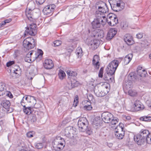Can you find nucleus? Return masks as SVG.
<instances>
[{
	"mask_svg": "<svg viewBox=\"0 0 151 151\" xmlns=\"http://www.w3.org/2000/svg\"><path fill=\"white\" fill-rule=\"evenodd\" d=\"M78 96L76 95L75 98L74 100V101L73 103V105L75 107H76V106L77 105V104L78 103Z\"/></svg>",
	"mask_w": 151,
	"mask_h": 151,
	"instance_id": "nucleus-48",
	"label": "nucleus"
},
{
	"mask_svg": "<svg viewBox=\"0 0 151 151\" xmlns=\"http://www.w3.org/2000/svg\"><path fill=\"white\" fill-rule=\"evenodd\" d=\"M107 5L106 3L103 1H100L96 3L95 4V7L96 9H98L99 10L104 7Z\"/></svg>",
	"mask_w": 151,
	"mask_h": 151,
	"instance_id": "nucleus-28",
	"label": "nucleus"
},
{
	"mask_svg": "<svg viewBox=\"0 0 151 151\" xmlns=\"http://www.w3.org/2000/svg\"><path fill=\"white\" fill-rule=\"evenodd\" d=\"M33 132L30 131L27 133L26 135L28 137H33Z\"/></svg>",
	"mask_w": 151,
	"mask_h": 151,
	"instance_id": "nucleus-56",
	"label": "nucleus"
},
{
	"mask_svg": "<svg viewBox=\"0 0 151 151\" xmlns=\"http://www.w3.org/2000/svg\"><path fill=\"white\" fill-rule=\"evenodd\" d=\"M70 80V83L71 86L69 87V88H74L78 86L79 83L75 79L72 77V78H69Z\"/></svg>",
	"mask_w": 151,
	"mask_h": 151,
	"instance_id": "nucleus-25",
	"label": "nucleus"
},
{
	"mask_svg": "<svg viewBox=\"0 0 151 151\" xmlns=\"http://www.w3.org/2000/svg\"><path fill=\"white\" fill-rule=\"evenodd\" d=\"M29 56H33L34 57H35L36 56V55H35V53H37L35 51H31L29 52Z\"/></svg>",
	"mask_w": 151,
	"mask_h": 151,
	"instance_id": "nucleus-58",
	"label": "nucleus"
},
{
	"mask_svg": "<svg viewBox=\"0 0 151 151\" xmlns=\"http://www.w3.org/2000/svg\"><path fill=\"white\" fill-rule=\"evenodd\" d=\"M149 131L147 129H141L139 134H138L134 136V139L137 144L141 145L143 144L145 141H146V137L149 134Z\"/></svg>",
	"mask_w": 151,
	"mask_h": 151,
	"instance_id": "nucleus-1",
	"label": "nucleus"
},
{
	"mask_svg": "<svg viewBox=\"0 0 151 151\" xmlns=\"http://www.w3.org/2000/svg\"><path fill=\"white\" fill-rule=\"evenodd\" d=\"M11 70L13 71L14 73L18 75H20L22 72L21 69L19 66L17 65H14L11 69Z\"/></svg>",
	"mask_w": 151,
	"mask_h": 151,
	"instance_id": "nucleus-23",
	"label": "nucleus"
},
{
	"mask_svg": "<svg viewBox=\"0 0 151 151\" xmlns=\"http://www.w3.org/2000/svg\"><path fill=\"white\" fill-rule=\"evenodd\" d=\"M67 73L68 75L70 76V78H72V77L74 78H76V76L77 75V73L76 72H73L69 70L67 71Z\"/></svg>",
	"mask_w": 151,
	"mask_h": 151,
	"instance_id": "nucleus-33",
	"label": "nucleus"
},
{
	"mask_svg": "<svg viewBox=\"0 0 151 151\" xmlns=\"http://www.w3.org/2000/svg\"><path fill=\"white\" fill-rule=\"evenodd\" d=\"M30 121L32 123L36 122L37 121V117L35 115H32L30 118Z\"/></svg>",
	"mask_w": 151,
	"mask_h": 151,
	"instance_id": "nucleus-46",
	"label": "nucleus"
},
{
	"mask_svg": "<svg viewBox=\"0 0 151 151\" xmlns=\"http://www.w3.org/2000/svg\"><path fill=\"white\" fill-rule=\"evenodd\" d=\"M65 141L64 139L60 136H57L52 144L53 149L59 151L62 149L64 146Z\"/></svg>",
	"mask_w": 151,
	"mask_h": 151,
	"instance_id": "nucleus-3",
	"label": "nucleus"
},
{
	"mask_svg": "<svg viewBox=\"0 0 151 151\" xmlns=\"http://www.w3.org/2000/svg\"><path fill=\"white\" fill-rule=\"evenodd\" d=\"M133 57L132 53L126 55L123 60L124 64L125 65L128 64L131 61Z\"/></svg>",
	"mask_w": 151,
	"mask_h": 151,
	"instance_id": "nucleus-26",
	"label": "nucleus"
},
{
	"mask_svg": "<svg viewBox=\"0 0 151 151\" xmlns=\"http://www.w3.org/2000/svg\"><path fill=\"white\" fill-rule=\"evenodd\" d=\"M45 0H36V2L37 5L42 4L45 1Z\"/></svg>",
	"mask_w": 151,
	"mask_h": 151,
	"instance_id": "nucleus-57",
	"label": "nucleus"
},
{
	"mask_svg": "<svg viewBox=\"0 0 151 151\" xmlns=\"http://www.w3.org/2000/svg\"><path fill=\"white\" fill-rule=\"evenodd\" d=\"M134 108L135 111H138L143 109L145 107L144 105L139 101L137 100L134 102Z\"/></svg>",
	"mask_w": 151,
	"mask_h": 151,
	"instance_id": "nucleus-18",
	"label": "nucleus"
},
{
	"mask_svg": "<svg viewBox=\"0 0 151 151\" xmlns=\"http://www.w3.org/2000/svg\"><path fill=\"white\" fill-rule=\"evenodd\" d=\"M107 22L109 25L111 26H113L118 23V18L116 16L114 19H112L110 20L107 19Z\"/></svg>",
	"mask_w": 151,
	"mask_h": 151,
	"instance_id": "nucleus-27",
	"label": "nucleus"
},
{
	"mask_svg": "<svg viewBox=\"0 0 151 151\" xmlns=\"http://www.w3.org/2000/svg\"><path fill=\"white\" fill-rule=\"evenodd\" d=\"M88 122L87 119L85 117L80 118L78 122V126L79 130L82 132H84L88 126Z\"/></svg>",
	"mask_w": 151,
	"mask_h": 151,
	"instance_id": "nucleus-5",
	"label": "nucleus"
},
{
	"mask_svg": "<svg viewBox=\"0 0 151 151\" xmlns=\"http://www.w3.org/2000/svg\"><path fill=\"white\" fill-rule=\"evenodd\" d=\"M126 86H127V87H126V88L127 89L129 88H130L131 87V86H132V85H129L128 83L127 84H126Z\"/></svg>",
	"mask_w": 151,
	"mask_h": 151,
	"instance_id": "nucleus-63",
	"label": "nucleus"
},
{
	"mask_svg": "<svg viewBox=\"0 0 151 151\" xmlns=\"http://www.w3.org/2000/svg\"><path fill=\"white\" fill-rule=\"evenodd\" d=\"M118 121L119 119L117 118L113 117V118L111 119L110 123L112 125H115L118 123Z\"/></svg>",
	"mask_w": 151,
	"mask_h": 151,
	"instance_id": "nucleus-40",
	"label": "nucleus"
},
{
	"mask_svg": "<svg viewBox=\"0 0 151 151\" xmlns=\"http://www.w3.org/2000/svg\"><path fill=\"white\" fill-rule=\"evenodd\" d=\"M48 5L47 6L43 9L44 13L47 15L50 14L53 12L50 7H48Z\"/></svg>",
	"mask_w": 151,
	"mask_h": 151,
	"instance_id": "nucleus-32",
	"label": "nucleus"
},
{
	"mask_svg": "<svg viewBox=\"0 0 151 151\" xmlns=\"http://www.w3.org/2000/svg\"><path fill=\"white\" fill-rule=\"evenodd\" d=\"M5 87V84L3 83H0V96L3 95L5 94L4 88Z\"/></svg>",
	"mask_w": 151,
	"mask_h": 151,
	"instance_id": "nucleus-31",
	"label": "nucleus"
},
{
	"mask_svg": "<svg viewBox=\"0 0 151 151\" xmlns=\"http://www.w3.org/2000/svg\"><path fill=\"white\" fill-rule=\"evenodd\" d=\"M142 44L144 45V47L145 48L147 47L150 45V43L147 40H145L142 42Z\"/></svg>",
	"mask_w": 151,
	"mask_h": 151,
	"instance_id": "nucleus-53",
	"label": "nucleus"
},
{
	"mask_svg": "<svg viewBox=\"0 0 151 151\" xmlns=\"http://www.w3.org/2000/svg\"><path fill=\"white\" fill-rule=\"evenodd\" d=\"M43 54V52L41 50H39L37 53H35L36 55L35 57H30L29 55V53H28L25 58V60L26 62L28 63H31L34 61L36 59L37 60H40L42 57Z\"/></svg>",
	"mask_w": 151,
	"mask_h": 151,
	"instance_id": "nucleus-6",
	"label": "nucleus"
},
{
	"mask_svg": "<svg viewBox=\"0 0 151 151\" xmlns=\"http://www.w3.org/2000/svg\"><path fill=\"white\" fill-rule=\"evenodd\" d=\"M112 9L115 12H118L123 9L125 4L122 0H109Z\"/></svg>",
	"mask_w": 151,
	"mask_h": 151,
	"instance_id": "nucleus-2",
	"label": "nucleus"
},
{
	"mask_svg": "<svg viewBox=\"0 0 151 151\" xmlns=\"http://www.w3.org/2000/svg\"><path fill=\"white\" fill-rule=\"evenodd\" d=\"M63 133L64 136L69 139L73 138L74 135L76 134V131L73 129V127L70 126L66 127Z\"/></svg>",
	"mask_w": 151,
	"mask_h": 151,
	"instance_id": "nucleus-7",
	"label": "nucleus"
},
{
	"mask_svg": "<svg viewBox=\"0 0 151 151\" xmlns=\"http://www.w3.org/2000/svg\"><path fill=\"white\" fill-rule=\"evenodd\" d=\"M119 65V61L114 60L112 61L107 66L106 71L111 74H114Z\"/></svg>",
	"mask_w": 151,
	"mask_h": 151,
	"instance_id": "nucleus-8",
	"label": "nucleus"
},
{
	"mask_svg": "<svg viewBox=\"0 0 151 151\" xmlns=\"http://www.w3.org/2000/svg\"><path fill=\"white\" fill-rule=\"evenodd\" d=\"M24 99H25L26 100L27 99V104L29 103H30V105L31 107H34L35 108H37L35 107L36 101L34 96L30 95H26L25 96V98Z\"/></svg>",
	"mask_w": 151,
	"mask_h": 151,
	"instance_id": "nucleus-13",
	"label": "nucleus"
},
{
	"mask_svg": "<svg viewBox=\"0 0 151 151\" xmlns=\"http://www.w3.org/2000/svg\"><path fill=\"white\" fill-rule=\"evenodd\" d=\"M11 21V19H6L4 20V23H5L6 24L7 23H8L10 22Z\"/></svg>",
	"mask_w": 151,
	"mask_h": 151,
	"instance_id": "nucleus-64",
	"label": "nucleus"
},
{
	"mask_svg": "<svg viewBox=\"0 0 151 151\" xmlns=\"http://www.w3.org/2000/svg\"><path fill=\"white\" fill-rule=\"evenodd\" d=\"M43 147V145L42 143H38L35 144V147L37 149H40Z\"/></svg>",
	"mask_w": 151,
	"mask_h": 151,
	"instance_id": "nucleus-47",
	"label": "nucleus"
},
{
	"mask_svg": "<svg viewBox=\"0 0 151 151\" xmlns=\"http://www.w3.org/2000/svg\"><path fill=\"white\" fill-rule=\"evenodd\" d=\"M62 43V42L60 40H57L54 41L53 42L54 46H58Z\"/></svg>",
	"mask_w": 151,
	"mask_h": 151,
	"instance_id": "nucleus-49",
	"label": "nucleus"
},
{
	"mask_svg": "<svg viewBox=\"0 0 151 151\" xmlns=\"http://www.w3.org/2000/svg\"><path fill=\"white\" fill-rule=\"evenodd\" d=\"M128 94L131 96H134L137 94V92L134 90H130L128 91Z\"/></svg>",
	"mask_w": 151,
	"mask_h": 151,
	"instance_id": "nucleus-43",
	"label": "nucleus"
},
{
	"mask_svg": "<svg viewBox=\"0 0 151 151\" xmlns=\"http://www.w3.org/2000/svg\"><path fill=\"white\" fill-rule=\"evenodd\" d=\"M116 30L114 28L110 29L108 32L106 39L108 40H111L116 34Z\"/></svg>",
	"mask_w": 151,
	"mask_h": 151,
	"instance_id": "nucleus-20",
	"label": "nucleus"
},
{
	"mask_svg": "<svg viewBox=\"0 0 151 151\" xmlns=\"http://www.w3.org/2000/svg\"><path fill=\"white\" fill-rule=\"evenodd\" d=\"M4 21L2 22H1L0 23V27H2L6 24L5 23H4Z\"/></svg>",
	"mask_w": 151,
	"mask_h": 151,
	"instance_id": "nucleus-62",
	"label": "nucleus"
},
{
	"mask_svg": "<svg viewBox=\"0 0 151 151\" xmlns=\"http://www.w3.org/2000/svg\"><path fill=\"white\" fill-rule=\"evenodd\" d=\"M104 22L102 20L100 19H99L97 17L96 19H94V20L91 23L92 25L93 28L94 29L97 28H99L100 27L101 25H102L101 22Z\"/></svg>",
	"mask_w": 151,
	"mask_h": 151,
	"instance_id": "nucleus-15",
	"label": "nucleus"
},
{
	"mask_svg": "<svg viewBox=\"0 0 151 151\" xmlns=\"http://www.w3.org/2000/svg\"><path fill=\"white\" fill-rule=\"evenodd\" d=\"M99 87L100 89L102 90L103 91H106L107 93H108L109 91L110 85L107 83H104Z\"/></svg>",
	"mask_w": 151,
	"mask_h": 151,
	"instance_id": "nucleus-24",
	"label": "nucleus"
},
{
	"mask_svg": "<svg viewBox=\"0 0 151 151\" xmlns=\"http://www.w3.org/2000/svg\"><path fill=\"white\" fill-rule=\"evenodd\" d=\"M97 17L98 18H99V19H101L102 20H103V21L105 20L104 22L103 21V22H101V23H102V25H104L105 24L106 22V19L105 16H103V14H100V16H97Z\"/></svg>",
	"mask_w": 151,
	"mask_h": 151,
	"instance_id": "nucleus-39",
	"label": "nucleus"
},
{
	"mask_svg": "<svg viewBox=\"0 0 151 151\" xmlns=\"http://www.w3.org/2000/svg\"><path fill=\"white\" fill-rule=\"evenodd\" d=\"M43 65L46 69H51L53 67L54 64L51 60L50 59H47L44 61Z\"/></svg>",
	"mask_w": 151,
	"mask_h": 151,
	"instance_id": "nucleus-16",
	"label": "nucleus"
},
{
	"mask_svg": "<svg viewBox=\"0 0 151 151\" xmlns=\"http://www.w3.org/2000/svg\"><path fill=\"white\" fill-rule=\"evenodd\" d=\"M75 53L78 58H81L83 55L82 49L80 47L77 48Z\"/></svg>",
	"mask_w": 151,
	"mask_h": 151,
	"instance_id": "nucleus-30",
	"label": "nucleus"
},
{
	"mask_svg": "<svg viewBox=\"0 0 151 151\" xmlns=\"http://www.w3.org/2000/svg\"><path fill=\"white\" fill-rule=\"evenodd\" d=\"M36 25L34 24H31L25 30L24 35L29 34L31 35H35L36 32Z\"/></svg>",
	"mask_w": 151,
	"mask_h": 151,
	"instance_id": "nucleus-11",
	"label": "nucleus"
},
{
	"mask_svg": "<svg viewBox=\"0 0 151 151\" xmlns=\"http://www.w3.org/2000/svg\"><path fill=\"white\" fill-rule=\"evenodd\" d=\"M35 44L34 39L32 37H27L23 40V42L24 48L28 50L33 48Z\"/></svg>",
	"mask_w": 151,
	"mask_h": 151,
	"instance_id": "nucleus-4",
	"label": "nucleus"
},
{
	"mask_svg": "<svg viewBox=\"0 0 151 151\" xmlns=\"http://www.w3.org/2000/svg\"><path fill=\"white\" fill-rule=\"evenodd\" d=\"M99 120V121H96V120H94L93 122V126L95 127V126H97L98 127L100 126Z\"/></svg>",
	"mask_w": 151,
	"mask_h": 151,
	"instance_id": "nucleus-50",
	"label": "nucleus"
},
{
	"mask_svg": "<svg viewBox=\"0 0 151 151\" xmlns=\"http://www.w3.org/2000/svg\"><path fill=\"white\" fill-rule=\"evenodd\" d=\"M94 92L96 95L98 97H102L107 94L106 91H103L98 86H96L94 89Z\"/></svg>",
	"mask_w": 151,
	"mask_h": 151,
	"instance_id": "nucleus-14",
	"label": "nucleus"
},
{
	"mask_svg": "<svg viewBox=\"0 0 151 151\" xmlns=\"http://www.w3.org/2000/svg\"><path fill=\"white\" fill-rule=\"evenodd\" d=\"M99 57L98 56L95 55L93 56L92 60V64L94 68L97 69H98L99 68Z\"/></svg>",
	"mask_w": 151,
	"mask_h": 151,
	"instance_id": "nucleus-22",
	"label": "nucleus"
},
{
	"mask_svg": "<svg viewBox=\"0 0 151 151\" xmlns=\"http://www.w3.org/2000/svg\"><path fill=\"white\" fill-rule=\"evenodd\" d=\"M123 128L120 126H117L115 129V135L116 138L119 139H122L125 135V132Z\"/></svg>",
	"mask_w": 151,
	"mask_h": 151,
	"instance_id": "nucleus-10",
	"label": "nucleus"
},
{
	"mask_svg": "<svg viewBox=\"0 0 151 151\" xmlns=\"http://www.w3.org/2000/svg\"><path fill=\"white\" fill-rule=\"evenodd\" d=\"M15 62L14 61H10L6 63V66L7 67H9L11 66L13 67L14 65Z\"/></svg>",
	"mask_w": 151,
	"mask_h": 151,
	"instance_id": "nucleus-51",
	"label": "nucleus"
},
{
	"mask_svg": "<svg viewBox=\"0 0 151 151\" xmlns=\"http://www.w3.org/2000/svg\"><path fill=\"white\" fill-rule=\"evenodd\" d=\"M48 6H49L48 7H50V8L53 11V10L54 9V8L55 7V6L54 4H51V5H49Z\"/></svg>",
	"mask_w": 151,
	"mask_h": 151,
	"instance_id": "nucleus-60",
	"label": "nucleus"
},
{
	"mask_svg": "<svg viewBox=\"0 0 151 151\" xmlns=\"http://www.w3.org/2000/svg\"><path fill=\"white\" fill-rule=\"evenodd\" d=\"M24 98H25V96L23 97L20 102L21 105L23 107H25V106H27V99L26 100L25 99H24Z\"/></svg>",
	"mask_w": 151,
	"mask_h": 151,
	"instance_id": "nucleus-41",
	"label": "nucleus"
},
{
	"mask_svg": "<svg viewBox=\"0 0 151 151\" xmlns=\"http://www.w3.org/2000/svg\"><path fill=\"white\" fill-rule=\"evenodd\" d=\"M140 71L139 70L137 71L138 75L141 77H145L146 76V74H147V72L145 70H143L141 71V72L140 71Z\"/></svg>",
	"mask_w": 151,
	"mask_h": 151,
	"instance_id": "nucleus-38",
	"label": "nucleus"
},
{
	"mask_svg": "<svg viewBox=\"0 0 151 151\" xmlns=\"http://www.w3.org/2000/svg\"><path fill=\"white\" fill-rule=\"evenodd\" d=\"M124 40L126 43L128 45H132L134 43L133 37L129 34H126L124 37Z\"/></svg>",
	"mask_w": 151,
	"mask_h": 151,
	"instance_id": "nucleus-17",
	"label": "nucleus"
},
{
	"mask_svg": "<svg viewBox=\"0 0 151 151\" xmlns=\"http://www.w3.org/2000/svg\"><path fill=\"white\" fill-rule=\"evenodd\" d=\"M58 75L59 78L62 80L66 76L65 73L61 70H59Z\"/></svg>",
	"mask_w": 151,
	"mask_h": 151,
	"instance_id": "nucleus-36",
	"label": "nucleus"
},
{
	"mask_svg": "<svg viewBox=\"0 0 151 151\" xmlns=\"http://www.w3.org/2000/svg\"><path fill=\"white\" fill-rule=\"evenodd\" d=\"M116 16V15L113 14H109L107 15V19L110 20L112 19H114Z\"/></svg>",
	"mask_w": 151,
	"mask_h": 151,
	"instance_id": "nucleus-45",
	"label": "nucleus"
},
{
	"mask_svg": "<svg viewBox=\"0 0 151 151\" xmlns=\"http://www.w3.org/2000/svg\"><path fill=\"white\" fill-rule=\"evenodd\" d=\"M99 10V12L103 14L107 13L109 11V9L107 5Z\"/></svg>",
	"mask_w": 151,
	"mask_h": 151,
	"instance_id": "nucleus-37",
	"label": "nucleus"
},
{
	"mask_svg": "<svg viewBox=\"0 0 151 151\" xmlns=\"http://www.w3.org/2000/svg\"><path fill=\"white\" fill-rule=\"evenodd\" d=\"M143 34L139 33L136 35L138 39H141L143 37Z\"/></svg>",
	"mask_w": 151,
	"mask_h": 151,
	"instance_id": "nucleus-59",
	"label": "nucleus"
},
{
	"mask_svg": "<svg viewBox=\"0 0 151 151\" xmlns=\"http://www.w3.org/2000/svg\"><path fill=\"white\" fill-rule=\"evenodd\" d=\"M69 42L71 44L70 46L72 48H74L76 46V41L74 40L70 39L69 40Z\"/></svg>",
	"mask_w": 151,
	"mask_h": 151,
	"instance_id": "nucleus-44",
	"label": "nucleus"
},
{
	"mask_svg": "<svg viewBox=\"0 0 151 151\" xmlns=\"http://www.w3.org/2000/svg\"><path fill=\"white\" fill-rule=\"evenodd\" d=\"M85 132H86V133L87 134H88V135H90L91 134L92 131L91 128L89 127H88V126L87 128L86 129V130L85 131Z\"/></svg>",
	"mask_w": 151,
	"mask_h": 151,
	"instance_id": "nucleus-52",
	"label": "nucleus"
},
{
	"mask_svg": "<svg viewBox=\"0 0 151 151\" xmlns=\"http://www.w3.org/2000/svg\"><path fill=\"white\" fill-rule=\"evenodd\" d=\"M149 134L147 136L146 142L148 144L151 143V132H150L149 131Z\"/></svg>",
	"mask_w": 151,
	"mask_h": 151,
	"instance_id": "nucleus-42",
	"label": "nucleus"
},
{
	"mask_svg": "<svg viewBox=\"0 0 151 151\" xmlns=\"http://www.w3.org/2000/svg\"><path fill=\"white\" fill-rule=\"evenodd\" d=\"M104 70V68L102 67L100 68L99 73V77L102 78L103 76V71Z\"/></svg>",
	"mask_w": 151,
	"mask_h": 151,
	"instance_id": "nucleus-54",
	"label": "nucleus"
},
{
	"mask_svg": "<svg viewBox=\"0 0 151 151\" xmlns=\"http://www.w3.org/2000/svg\"><path fill=\"white\" fill-rule=\"evenodd\" d=\"M84 103H86V105H85V106H87V105H91V102L88 101H87V100L85 101H84Z\"/></svg>",
	"mask_w": 151,
	"mask_h": 151,
	"instance_id": "nucleus-61",
	"label": "nucleus"
},
{
	"mask_svg": "<svg viewBox=\"0 0 151 151\" xmlns=\"http://www.w3.org/2000/svg\"><path fill=\"white\" fill-rule=\"evenodd\" d=\"M114 74H111L110 73L107 72L106 74L104 76V79L105 81H108L109 82H112L114 81V78L113 75Z\"/></svg>",
	"mask_w": 151,
	"mask_h": 151,
	"instance_id": "nucleus-21",
	"label": "nucleus"
},
{
	"mask_svg": "<svg viewBox=\"0 0 151 151\" xmlns=\"http://www.w3.org/2000/svg\"><path fill=\"white\" fill-rule=\"evenodd\" d=\"M23 110L24 113L27 114H29L31 113L32 111L31 109V107H23Z\"/></svg>",
	"mask_w": 151,
	"mask_h": 151,
	"instance_id": "nucleus-35",
	"label": "nucleus"
},
{
	"mask_svg": "<svg viewBox=\"0 0 151 151\" xmlns=\"http://www.w3.org/2000/svg\"><path fill=\"white\" fill-rule=\"evenodd\" d=\"M113 115L111 113L106 111L102 114L101 117L103 121L106 123H109L113 118Z\"/></svg>",
	"mask_w": 151,
	"mask_h": 151,
	"instance_id": "nucleus-12",
	"label": "nucleus"
},
{
	"mask_svg": "<svg viewBox=\"0 0 151 151\" xmlns=\"http://www.w3.org/2000/svg\"><path fill=\"white\" fill-rule=\"evenodd\" d=\"M86 42L90 47L93 50H94L99 46L100 44V41L98 40H93L91 39H87Z\"/></svg>",
	"mask_w": 151,
	"mask_h": 151,
	"instance_id": "nucleus-9",
	"label": "nucleus"
},
{
	"mask_svg": "<svg viewBox=\"0 0 151 151\" xmlns=\"http://www.w3.org/2000/svg\"><path fill=\"white\" fill-rule=\"evenodd\" d=\"M139 119L141 121L145 122H150L151 121V116H144L141 117Z\"/></svg>",
	"mask_w": 151,
	"mask_h": 151,
	"instance_id": "nucleus-34",
	"label": "nucleus"
},
{
	"mask_svg": "<svg viewBox=\"0 0 151 151\" xmlns=\"http://www.w3.org/2000/svg\"><path fill=\"white\" fill-rule=\"evenodd\" d=\"M84 108L85 109H86L87 110H91L92 109L91 105H88L87 106H84Z\"/></svg>",
	"mask_w": 151,
	"mask_h": 151,
	"instance_id": "nucleus-55",
	"label": "nucleus"
},
{
	"mask_svg": "<svg viewBox=\"0 0 151 151\" xmlns=\"http://www.w3.org/2000/svg\"><path fill=\"white\" fill-rule=\"evenodd\" d=\"M34 9V7L28 9H27L25 12V14L27 17L30 21H32L33 19L35 18L32 12V10Z\"/></svg>",
	"mask_w": 151,
	"mask_h": 151,
	"instance_id": "nucleus-19",
	"label": "nucleus"
},
{
	"mask_svg": "<svg viewBox=\"0 0 151 151\" xmlns=\"http://www.w3.org/2000/svg\"><path fill=\"white\" fill-rule=\"evenodd\" d=\"M1 105L6 109H8L9 108L11 104L9 101L4 100L2 101Z\"/></svg>",
	"mask_w": 151,
	"mask_h": 151,
	"instance_id": "nucleus-29",
	"label": "nucleus"
}]
</instances>
